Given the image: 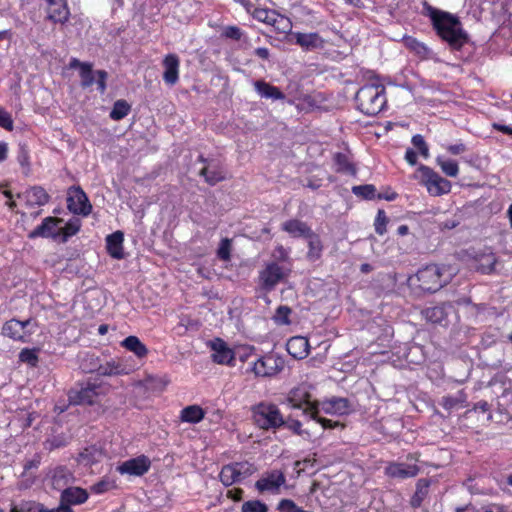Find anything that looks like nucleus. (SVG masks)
I'll return each instance as SVG.
<instances>
[{"label": "nucleus", "mask_w": 512, "mask_h": 512, "mask_svg": "<svg viewBox=\"0 0 512 512\" xmlns=\"http://www.w3.org/2000/svg\"><path fill=\"white\" fill-rule=\"evenodd\" d=\"M31 324V320L19 321L11 319L7 321L2 327V334L13 340L25 342L27 332L25 329Z\"/></svg>", "instance_id": "nucleus-18"}, {"label": "nucleus", "mask_w": 512, "mask_h": 512, "mask_svg": "<svg viewBox=\"0 0 512 512\" xmlns=\"http://www.w3.org/2000/svg\"><path fill=\"white\" fill-rule=\"evenodd\" d=\"M358 109L369 116L380 113L386 104L385 87L382 84H367L356 93Z\"/></svg>", "instance_id": "nucleus-2"}, {"label": "nucleus", "mask_w": 512, "mask_h": 512, "mask_svg": "<svg viewBox=\"0 0 512 512\" xmlns=\"http://www.w3.org/2000/svg\"><path fill=\"white\" fill-rule=\"evenodd\" d=\"M287 402L293 409H302L303 411L309 406H318L317 402L311 401V394L305 385L293 388L287 397Z\"/></svg>", "instance_id": "nucleus-12"}, {"label": "nucleus", "mask_w": 512, "mask_h": 512, "mask_svg": "<svg viewBox=\"0 0 512 512\" xmlns=\"http://www.w3.org/2000/svg\"><path fill=\"white\" fill-rule=\"evenodd\" d=\"M319 410L318 406H309L304 410V415L308 416L310 419L317 421L323 429H333L340 425L339 422L332 421L330 419L322 418L318 416Z\"/></svg>", "instance_id": "nucleus-37"}, {"label": "nucleus", "mask_w": 512, "mask_h": 512, "mask_svg": "<svg viewBox=\"0 0 512 512\" xmlns=\"http://www.w3.org/2000/svg\"><path fill=\"white\" fill-rule=\"evenodd\" d=\"M243 490L242 489H232L227 492V496L232 498L235 501H239L242 498Z\"/></svg>", "instance_id": "nucleus-60"}, {"label": "nucleus", "mask_w": 512, "mask_h": 512, "mask_svg": "<svg viewBox=\"0 0 512 512\" xmlns=\"http://www.w3.org/2000/svg\"><path fill=\"white\" fill-rule=\"evenodd\" d=\"M493 128L505 134L512 135V127L510 126L494 123Z\"/></svg>", "instance_id": "nucleus-61"}, {"label": "nucleus", "mask_w": 512, "mask_h": 512, "mask_svg": "<svg viewBox=\"0 0 512 512\" xmlns=\"http://www.w3.org/2000/svg\"><path fill=\"white\" fill-rule=\"evenodd\" d=\"M439 404L448 412L467 406V395L463 390H459L454 395H446L441 398Z\"/></svg>", "instance_id": "nucleus-28"}, {"label": "nucleus", "mask_w": 512, "mask_h": 512, "mask_svg": "<svg viewBox=\"0 0 512 512\" xmlns=\"http://www.w3.org/2000/svg\"><path fill=\"white\" fill-rule=\"evenodd\" d=\"M217 255L221 260L229 261L231 257V240L224 238L220 242Z\"/></svg>", "instance_id": "nucleus-50"}, {"label": "nucleus", "mask_w": 512, "mask_h": 512, "mask_svg": "<svg viewBox=\"0 0 512 512\" xmlns=\"http://www.w3.org/2000/svg\"><path fill=\"white\" fill-rule=\"evenodd\" d=\"M38 352L39 349L24 348L19 353V360L31 367H36L39 362Z\"/></svg>", "instance_id": "nucleus-44"}, {"label": "nucleus", "mask_w": 512, "mask_h": 512, "mask_svg": "<svg viewBox=\"0 0 512 512\" xmlns=\"http://www.w3.org/2000/svg\"><path fill=\"white\" fill-rule=\"evenodd\" d=\"M131 110V106L125 100H117L110 112V118L119 121L126 117Z\"/></svg>", "instance_id": "nucleus-40"}, {"label": "nucleus", "mask_w": 512, "mask_h": 512, "mask_svg": "<svg viewBox=\"0 0 512 512\" xmlns=\"http://www.w3.org/2000/svg\"><path fill=\"white\" fill-rule=\"evenodd\" d=\"M255 472V467L248 462H235L224 465L219 478L223 485L231 486L248 478Z\"/></svg>", "instance_id": "nucleus-7"}, {"label": "nucleus", "mask_w": 512, "mask_h": 512, "mask_svg": "<svg viewBox=\"0 0 512 512\" xmlns=\"http://www.w3.org/2000/svg\"><path fill=\"white\" fill-rule=\"evenodd\" d=\"M98 389V385L88 383L86 386H83L80 389L72 390L69 394V399L74 404L92 405L96 402L98 397Z\"/></svg>", "instance_id": "nucleus-14"}, {"label": "nucleus", "mask_w": 512, "mask_h": 512, "mask_svg": "<svg viewBox=\"0 0 512 512\" xmlns=\"http://www.w3.org/2000/svg\"><path fill=\"white\" fill-rule=\"evenodd\" d=\"M84 62H80L77 58H72L69 63V68L75 69L78 68L81 69V65H83Z\"/></svg>", "instance_id": "nucleus-64"}, {"label": "nucleus", "mask_w": 512, "mask_h": 512, "mask_svg": "<svg viewBox=\"0 0 512 512\" xmlns=\"http://www.w3.org/2000/svg\"><path fill=\"white\" fill-rule=\"evenodd\" d=\"M150 460L146 456H139L123 462L118 471L121 474H129L134 476H141L145 474L150 468Z\"/></svg>", "instance_id": "nucleus-16"}, {"label": "nucleus", "mask_w": 512, "mask_h": 512, "mask_svg": "<svg viewBox=\"0 0 512 512\" xmlns=\"http://www.w3.org/2000/svg\"><path fill=\"white\" fill-rule=\"evenodd\" d=\"M284 426H286L289 430H291L296 435H299V436L306 435L307 437L310 436L307 431L302 429V424L299 420L287 419V420H285Z\"/></svg>", "instance_id": "nucleus-52"}, {"label": "nucleus", "mask_w": 512, "mask_h": 512, "mask_svg": "<svg viewBox=\"0 0 512 512\" xmlns=\"http://www.w3.org/2000/svg\"><path fill=\"white\" fill-rule=\"evenodd\" d=\"M420 469L416 464L392 462L385 468V474L391 478L407 479L418 475Z\"/></svg>", "instance_id": "nucleus-13"}, {"label": "nucleus", "mask_w": 512, "mask_h": 512, "mask_svg": "<svg viewBox=\"0 0 512 512\" xmlns=\"http://www.w3.org/2000/svg\"><path fill=\"white\" fill-rule=\"evenodd\" d=\"M287 352L295 359H304L309 353V341L302 336L291 337L286 344Z\"/></svg>", "instance_id": "nucleus-23"}, {"label": "nucleus", "mask_w": 512, "mask_h": 512, "mask_svg": "<svg viewBox=\"0 0 512 512\" xmlns=\"http://www.w3.org/2000/svg\"><path fill=\"white\" fill-rule=\"evenodd\" d=\"M213 361L222 365H233L235 354L222 339H215L211 343Z\"/></svg>", "instance_id": "nucleus-17"}, {"label": "nucleus", "mask_w": 512, "mask_h": 512, "mask_svg": "<svg viewBox=\"0 0 512 512\" xmlns=\"http://www.w3.org/2000/svg\"><path fill=\"white\" fill-rule=\"evenodd\" d=\"M288 273L289 271L277 262H268L259 272V285L266 292H270L288 276Z\"/></svg>", "instance_id": "nucleus-8"}, {"label": "nucleus", "mask_w": 512, "mask_h": 512, "mask_svg": "<svg viewBox=\"0 0 512 512\" xmlns=\"http://www.w3.org/2000/svg\"><path fill=\"white\" fill-rule=\"evenodd\" d=\"M405 159L410 165H415L417 163V154L412 149H407L405 153Z\"/></svg>", "instance_id": "nucleus-59"}, {"label": "nucleus", "mask_w": 512, "mask_h": 512, "mask_svg": "<svg viewBox=\"0 0 512 512\" xmlns=\"http://www.w3.org/2000/svg\"><path fill=\"white\" fill-rule=\"evenodd\" d=\"M292 310L286 306L281 305L276 309L275 315L273 317L275 323L278 325H288L290 324L289 316Z\"/></svg>", "instance_id": "nucleus-46"}, {"label": "nucleus", "mask_w": 512, "mask_h": 512, "mask_svg": "<svg viewBox=\"0 0 512 512\" xmlns=\"http://www.w3.org/2000/svg\"><path fill=\"white\" fill-rule=\"evenodd\" d=\"M423 14L429 17L436 32H464L458 16L424 2Z\"/></svg>", "instance_id": "nucleus-3"}, {"label": "nucleus", "mask_w": 512, "mask_h": 512, "mask_svg": "<svg viewBox=\"0 0 512 512\" xmlns=\"http://www.w3.org/2000/svg\"><path fill=\"white\" fill-rule=\"evenodd\" d=\"M336 164L338 165V171L354 174L355 168L354 166L347 160L346 156L338 153L335 156Z\"/></svg>", "instance_id": "nucleus-49"}, {"label": "nucleus", "mask_w": 512, "mask_h": 512, "mask_svg": "<svg viewBox=\"0 0 512 512\" xmlns=\"http://www.w3.org/2000/svg\"><path fill=\"white\" fill-rule=\"evenodd\" d=\"M200 175L205 178V181L209 185H215L216 183L224 179L223 173L217 167L205 166L200 170Z\"/></svg>", "instance_id": "nucleus-39"}, {"label": "nucleus", "mask_w": 512, "mask_h": 512, "mask_svg": "<svg viewBox=\"0 0 512 512\" xmlns=\"http://www.w3.org/2000/svg\"><path fill=\"white\" fill-rule=\"evenodd\" d=\"M452 49L459 50L467 41V34H439Z\"/></svg>", "instance_id": "nucleus-42"}, {"label": "nucleus", "mask_w": 512, "mask_h": 512, "mask_svg": "<svg viewBox=\"0 0 512 512\" xmlns=\"http://www.w3.org/2000/svg\"><path fill=\"white\" fill-rule=\"evenodd\" d=\"M254 88L256 92L262 97L266 99L272 100H283L285 99V95L280 91V89L276 86L271 85L263 80H258L254 82Z\"/></svg>", "instance_id": "nucleus-29"}, {"label": "nucleus", "mask_w": 512, "mask_h": 512, "mask_svg": "<svg viewBox=\"0 0 512 512\" xmlns=\"http://www.w3.org/2000/svg\"><path fill=\"white\" fill-rule=\"evenodd\" d=\"M352 192L356 196H361L364 199H373L376 196V188L371 184L354 186Z\"/></svg>", "instance_id": "nucleus-45"}, {"label": "nucleus", "mask_w": 512, "mask_h": 512, "mask_svg": "<svg viewBox=\"0 0 512 512\" xmlns=\"http://www.w3.org/2000/svg\"><path fill=\"white\" fill-rule=\"evenodd\" d=\"M81 224L79 219L68 221L63 228H61L64 240L75 235L80 230Z\"/></svg>", "instance_id": "nucleus-48"}, {"label": "nucleus", "mask_w": 512, "mask_h": 512, "mask_svg": "<svg viewBox=\"0 0 512 512\" xmlns=\"http://www.w3.org/2000/svg\"><path fill=\"white\" fill-rule=\"evenodd\" d=\"M486 262L487 264H482L481 265V271L483 273H490L494 270V266H495V263H496V259L494 257V255H489L487 258H486Z\"/></svg>", "instance_id": "nucleus-57"}, {"label": "nucleus", "mask_w": 512, "mask_h": 512, "mask_svg": "<svg viewBox=\"0 0 512 512\" xmlns=\"http://www.w3.org/2000/svg\"><path fill=\"white\" fill-rule=\"evenodd\" d=\"M255 54L259 56L260 58L267 59L269 56V51L267 48H257L255 50Z\"/></svg>", "instance_id": "nucleus-63"}, {"label": "nucleus", "mask_w": 512, "mask_h": 512, "mask_svg": "<svg viewBox=\"0 0 512 512\" xmlns=\"http://www.w3.org/2000/svg\"><path fill=\"white\" fill-rule=\"evenodd\" d=\"M425 317L428 321L432 323H442L445 320L447 314L444 306H434L427 308L424 311Z\"/></svg>", "instance_id": "nucleus-43"}, {"label": "nucleus", "mask_w": 512, "mask_h": 512, "mask_svg": "<svg viewBox=\"0 0 512 512\" xmlns=\"http://www.w3.org/2000/svg\"><path fill=\"white\" fill-rule=\"evenodd\" d=\"M123 241L124 234L121 231H116L106 237L107 251L112 258H124Z\"/></svg>", "instance_id": "nucleus-26"}, {"label": "nucleus", "mask_w": 512, "mask_h": 512, "mask_svg": "<svg viewBox=\"0 0 512 512\" xmlns=\"http://www.w3.org/2000/svg\"><path fill=\"white\" fill-rule=\"evenodd\" d=\"M415 177L419 179L420 184L426 187L431 196L437 197L451 191V182L428 166L420 165Z\"/></svg>", "instance_id": "nucleus-5"}, {"label": "nucleus", "mask_w": 512, "mask_h": 512, "mask_svg": "<svg viewBox=\"0 0 512 512\" xmlns=\"http://www.w3.org/2000/svg\"><path fill=\"white\" fill-rule=\"evenodd\" d=\"M204 416V410L198 405L187 406L181 411V420L183 422L199 423Z\"/></svg>", "instance_id": "nucleus-35"}, {"label": "nucleus", "mask_w": 512, "mask_h": 512, "mask_svg": "<svg viewBox=\"0 0 512 512\" xmlns=\"http://www.w3.org/2000/svg\"><path fill=\"white\" fill-rule=\"evenodd\" d=\"M121 346L134 353L138 358H144L148 354L147 347L137 336H128L122 342Z\"/></svg>", "instance_id": "nucleus-33"}, {"label": "nucleus", "mask_w": 512, "mask_h": 512, "mask_svg": "<svg viewBox=\"0 0 512 512\" xmlns=\"http://www.w3.org/2000/svg\"><path fill=\"white\" fill-rule=\"evenodd\" d=\"M388 223V218L384 210H379L375 219V231L379 235H383L386 232V225Z\"/></svg>", "instance_id": "nucleus-51"}, {"label": "nucleus", "mask_w": 512, "mask_h": 512, "mask_svg": "<svg viewBox=\"0 0 512 512\" xmlns=\"http://www.w3.org/2000/svg\"><path fill=\"white\" fill-rule=\"evenodd\" d=\"M73 473L65 466H57L51 471V484L56 490H63L74 482Z\"/></svg>", "instance_id": "nucleus-21"}, {"label": "nucleus", "mask_w": 512, "mask_h": 512, "mask_svg": "<svg viewBox=\"0 0 512 512\" xmlns=\"http://www.w3.org/2000/svg\"><path fill=\"white\" fill-rule=\"evenodd\" d=\"M0 126L11 131L13 129V120L11 115L0 108Z\"/></svg>", "instance_id": "nucleus-55"}, {"label": "nucleus", "mask_w": 512, "mask_h": 512, "mask_svg": "<svg viewBox=\"0 0 512 512\" xmlns=\"http://www.w3.org/2000/svg\"><path fill=\"white\" fill-rule=\"evenodd\" d=\"M48 17L53 22L63 23L67 20L69 11L65 4L57 3L55 0H48Z\"/></svg>", "instance_id": "nucleus-32"}, {"label": "nucleus", "mask_w": 512, "mask_h": 512, "mask_svg": "<svg viewBox=\"0 0 512 512\" xmlns=\"http://www.w3.org/2000/svg\"><path fill=\"white\" fill-rule=\"evenodd\" d=\"M253 17L259 22L272 26L275 32H291V23L288 18L267 9H255Z\"/></svg>", "instance_id": "nucleus-9"}, {"label": "nucleus", "mask_w": 512, "mask_h": 512, "mask_svg": "<svg viewBox=\"0 0 512 512\" xmlns=\"http://www.w3.org/2000/svg\"><path fill=\"white\" fill-rule=\"evenodd\" d=\"M8 146L4 142H0V162L7 158Z\"/></svg>", "instance_id": "nucleus-62"}, {"label": "nucleus", "mask_w": 512, "mask_h": 512, "mask_svg": "<svg viewBox=\"0 0 512 512\" xmlns=\"http://www.w3.org/2000/svg\"><path fill=\"white\" fill-rule=\"evenodd\" d=\"M179 58L175 54L167 55L163 60V80L166 84L173 86L179 79Z\"/></svg>", "instance_id": "nucleus-20"}, {"label": "nucleus", "mask_w": 512, "mask_h": 512, "mask_svg": "<svg viewBox=\"0 0 512 512\" xmlns=\"http://www.w3.org/2000/svg\"><path fill=\"white\" fill-rule=\"evenodd\" d=\"M282 229L293 237H307L312 232L304 222L296 219L284 222Z\"/></svg>", "instance_id": "nucleus-31"}, {"label": "nucleus", "mask_w": 512, "mask_h": 512, "mask_svg": "<svg viewBox=\"0 0 512 512\" xmlns=\"http://www.w3.org/2000/svg\"><path fill=\"white\" fill-rule=\"evenodd\" d=\"M88 498L89 494L87 490L81 487L69 486L62 490L60 502L71 507L72 505H81L85 503Z\"/></svg>", "instance_id": "nucleus-19"}, {"label": "nucleus", "mask_w": 512, "mask_h": 512, "mask_svg": "<svg viewBox=\"0 0 512 512\" xmlns=\"http://www.w3.org/2000/svg\"><path fill=\"white\" fill-rule=\"evenodd\" d=\"M457 270L450 265L430 264L418 270L407 280L411 288L418 287L423 292L434 293L451 282Z\"/></svg>", "instance_id": "nucleus-1"}, {"label": "nucleus", "mask_w": 512, "mask_h": 512, "mask_svg": "<svg viewBox=\"0 0 512 512\" xmlns=\"http://www.w3.org/2000/svg\"><path fill=\"white\" fill-rule=\"evenodd\" d=\"M268 507L259 500H249L242 504L241 512H267Z\"/></svg>", "instance_id": "nucleus-47"}, {"label": "nucleus", "mask_w": 512, "mask_h": 512, "mask_svg": "<svg viewBox=\"0 0 512 512\" xmlns=\"http://www.w3.org/2000/svg\"><path fill=\"white\" fill-rule=\"evenodd\" d=\"M255 424L264 430H276L285 424L279 408L274 404L260 403L253 409Z\"/></svg>", "instance_id": "nucleus-6"}, {"label": "nucleus", "mask_w": 512, "mask_h": 512, "mask_svg": "<svg viewBox=\"0 0 512 512\" xmlns=\"http://www.w3.org/2000/svg\"><path fill=\"white\" fill-rule=\"evenodd\" d=\"M98 371L103 376H117L128 374L130 369L120 360H111L100 365Z\"/></svg>", "instance_id": "nucleus-30"}, {"label": "nucleus", "mask_w": 512, "mask_h": 512, "mask_svg": "<svg viewBox=\"0 0 512 512\" xmlns=\"http://www.w3.org/2000/svg\"><path fill=\"white\" fill-rule=\"evenodd\" d=\"M285 44L299 45L305 50H312L322 46L323 40L319 34H283Z\"/></svg>", "instance_id": "nucleus-15"}, {"label": "nucleus", "mask_w": 512, "mask_h": 512, "mask_svg": "<svg viewBox=\"0 0 512 512\" xmlns=\"http://www.w3.org/2000/svg\"><path fill=\"white\" fill-rule=\"evenodd\" d=\"M437 164L440 166L444 174L449 177H456L459 173V167L456 161L444 159L442 156L436 158Z\"/></svg>", "instance_id": "nucleus-41"}, {"label": "nucleus", "mask_w": 512, "mask_h": 512, "mask_svg": "<svg viewBox=\"0 0 512 512\" xmlns=\"http://www.w3.org/2000/svg\"><path fill=\"white\" fill-rule=\"evenodd\" d=\"M67 206L72 213L82 216L89 215L92 210L87 195L79 186L69 189Z\"/></svg>", "instance_id": "nucleus-10"}, {"label": "nucleus", "mask_w": 512, "mask_h": 512, "mask_svg": "<svg viewBox=\"0 0 512 512\" xmlns=\"http://www.w3.org/2000/svg\"><path fill=\"white\" fill-rule=\"evenodd\" d=\"M447 150L453 155H459L466 151V146L463 143H457L447 146Z\"/></svg>", "instance_id": "nucleus-58"}, {"label": "nucleus", "mask_w": 512, "mask_h": 512, "mask_svg": "<svg viewBox=\"0 0 512 512\" xmlns=\"http://www.w3.org/2000/svg\"><path fill=\"white\" fill-rule=\"evenodd\" d=\"M326 413L343 415L349 410V401L346 398H332L323 404Z\"/></svg>", "instance_id": "nucleus-34"}, {"label": "nucleus", "mask_w": 512, "mask_h": 512, "mask_svg": "<svg viewBox=\"0 0 512 512\" xmlns=\"http://www.w3.org/2000/svg\"><path fill=\"white\" fill-rule=\"evenodd\" d=\"M429 481L426 479H419L416 484V491L411 497L410 503L414 508L420 507L423 500L428 494Z\"/></svg>", "instance_id": "nucleus-36"}, {"label": "nucleus", "mask_w": 512, "mask_h": 512, "mask_svg": "<svg viewBox=\"0 0 512 512\" xmlns=\"http://www.w3.org/2000/svg\"><path fill=\"white\" fill-rule=\"evenodd\" d=\"M95 74L98 76L96 81L97 88L100 93H104L106 90V80L108 78L107 72L104 70H98L94 72L92 64L88 62H84V64L81 65V69L79 70L81 86L83 88H87L93 85L95 82Z\"/></svg>", "instance_id": "nucleus-11"}, {"label": "nucleus", "mask_w": 512, "mask_h": 512, "mask_svg": "<svg viewBox=\"0 0 512 512\" xmlns=\"http://www.w3.org/2000/svg\"><path fill=\"white\" fill-rule=\"evenodd\" d=\"M306 238H308L309 251L307 256L310 260H317L321 256L322 252V243L320 238L315 235L313 232L310 233Z\"/></svg>", "instance_id": "nucleus-38"}, {"label": "nucleus", "mask_w": 512, "mask_h": 512, "mask_svg": "<svg viewBox=\"0 0 512 512\" xmlns=\"http://www.w3.org/2000/svg\"><path fill=\"white\" fill-rule=\"evenodd\" d=\"M401 41L411 52L415 53L421 59H428L432 56V50L423 42L418 41L411 35H403Z\"/></svg>", "instance_id": "nucleus-27"}, {"label": "nucleus", "mask_w": 512, "mask_h": 512, "mask_svg": "<svg viewBox=\"0 0 512 512\" xmlns=\"http://www.w3.org/2000/svg\"><path fill=\"white\" fill-rule=\"evenodd\" d=\"M248 372L258 378H271L283 371L285 360L276 353H267L249 363Z\"/></svg>", "instance_id": "nucleus-4"}, {"label": "nucleus", "mask_w": 512, "mask_h": 512, "mask_svg": "<svg viewBox=\"0 0 512 512\" xmlns=\"http://www.w3.org/2000/svg\"><path fill=\"white\" fill-rule=\"evenodd\" d=\"M62 220L54 217H46L42 223L37 226L33 231L29 233V238H37V237H56L57 236V225L61 223Z\"/></svg>", "instance_id": "nucleus-22"}, {"label": "nucleus", "mask_w": 512, "mask_h": 512, "mask_svg": "<svg viewBox=\"0 0 512 512\" xmlns=\"http://www.w3.org/2000/svg\"><path fill=\"white\" fill-rule=\"evenodd\" d=\"M278 510L280 512H300L301 508H299L292 500L284 499L279 502Z\"/></svg>", "instance_id": "nucleus-54"}, {"label": "nucleus", "mask_w": 512, "mask_h": 512, "mask_svg": "<svg viewBox=\"0 0 512 512\" xmlns=\"http://www.w3.org/2000/svg\"><path fill=\"white\" fill-rule=\"evenodd\" d=\"M285 483V476L282 472L274 470L256 482L260 491H275Z\"/></svg>", "instance_id": "nucleus-24"}, {"label": "nucleus", "mask_w": 512, "mask_h": 512, "mask_svg": "<svg viewBox=\"0 0 512 512\" xmlns=\"http://www.w3.org/2000/svg\"><path fill=\"white\" fill-rule=\"evenodd\" d=\"M412 144L419 150L420 154L424 158L429 157V149L423 136H421L420 134L414 135L412 137Z\"/></svg>", "instance_id": "nucleus-53"}, {"label": "nucleus", "mask_w": 512, "mask_h": 512, "mask_svg": "<svg viewBox=\"0 0 512 512\" xmlns=\"http://www.w3.org/2000/svg\"><path fill=\"white\" fill-rule=\"evenodd\" d=\"M19 197H22L29 206H43L48 203L50 196L44 188L34 186L27 189Z\"/></svg>", "instance_id": "nucleus-25"}, {"label": "nucleus", "mask_w": 512, "mask_h": 512, "mask_svg": "<svg viewBox=\"0 0 512 512\" xmlns=\"http://www.w3.org/2000/svg\"><path fill=\"white\" fill-rule=\"evenodd\" d=\"M112 487L111 483L107 480H101L91 486V491L95 494H102L107 492Z\"/></svg>", "instance_id": "nucleus-56"}]
</instances>
